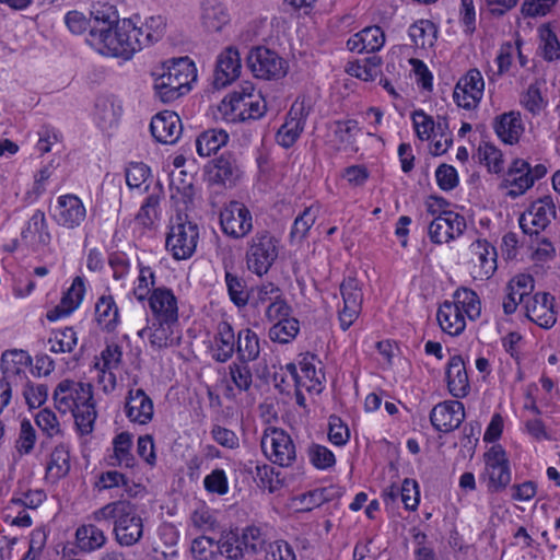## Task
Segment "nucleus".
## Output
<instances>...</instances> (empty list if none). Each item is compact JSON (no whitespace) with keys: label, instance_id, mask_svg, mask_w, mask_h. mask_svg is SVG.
<instances>
[{"label":"nucleus","instance_id":"b1692460","mask_svg":"<svg viewBox=\"0 0 560 560\" xmlns=\"http://www.w3.org/2000/svg\"><path fill=\"white\" fill-rule=\"evenodd\" d=\"M446 382L450 393L456 398H464L470 390L466 365L462 355L450 358L446 366Z\"/></svg>","mask_w":560,"mask_h":560},{"label":"nucleus","instance_id":"0e129e2a","mask_svg":"<svg viewBox=\"0 0 560 560\" xmlns=\"http://www.w3.org/2000/svg\"><path fill=\"white\" fill-rule=\"evenodd\" d=\"M229 372L234 385L242 392H247L253 383V374L248 362H233L229 366Z\"/></svg>","mask_w":560,"mask_h":560},{"label":"nucleus","instance_id":"c85d7f7f","mask_svg":"<svg viewBox=\"0 0 560 560\" xmlns=\"http://www.w3.org/2000/svg\"><path fill=\"white\" fill-rule=\"evenodd\" d=\"M91 14V30L88 38H91L94 33L98 34L100 31L109 32L121 20H119L118 11L116 8L107 2L96 1L92 4Z\"/></svg>","mask_w":560,"mask_h":560},{"label":"nucleus","instance_id":"7ed1b4c3","mask_svg":"<svg viewBox=\"0 0 560 560\" xmlns=\"http://www.w3.org/2000/svg\"><path fill=\"white\" fill-rule=\"evenodd\" d=\"M196 77L195 65L188 57L172 60L154 81L155 95L163 103H172L190 91Z\"/></svg>","mask_w":560,"mask_h":560},{"label":"nucleus","instance_id":"f3484780","mask_svg":"<svg viewBox=\"0 0 560 560\" xmlns=\"http://www.w3.org/2000/svg\"><path fill=\"white\" fill-rule=\"evenodd\" d=\"M555 298L547 292H538L525 302L526 316L539 327L549 329L557 322Z\"/></svg>","mask_w":560,"mask_h":560},{"label":"nucleus","instance_id":"dca6fc26","mask_svg":"<svg viewBox=\"0 0 560 560\" xmlns=\"http://www.w3.org/2000/svg\"><path fill=\"white\" fill-rule=\"evenodd\" d=\"M254 86L246 82L240 88L228 94L221 102L219 110L224 118L231 122L244 121V115L254 97Z\"/></svg>","mask_w":560,"mask_h":560},{"label":"nucleus","instance_id":"49530a36","mask_svg":"<svg viewBox=\"0 0 560 560\" xmlns=\"http://www.w3.org/2000/svg\"><path fill=\"white\" fill-rule=\"evenodd\" d=\"M225 284L230 300L237 307H244L249 303V292L246 291V283L237 275L225 271Z\"/></svg>","mask_w":560,"mask_h":560},{"label":"nucleus","instance_id":"f257e3e1","mask_svg":"<svg viewBox=\"0 0 560 560\" xmlns=\"http://www.w3.org/2000/svg\"><path fill=\"white\" fill-rule=\"evenodd\" d=\"M91 518L95 522L113 521L116 541L122 547L135 546L143 536V520L137 505L129 500H117L95 510Z\"/></svg>","mask_w":560,"mask_h":560},{"label":"nucleus","instance_id":"f03ea898","mask_svg":"<svg viewBox=\"0 0 560 560\" xmlns=\"http://www.w3.org/2000/svg\"><path fill=\"white\" fill-rule=\"evenodd\" d=\"M139 31L131 19H122L114 25L112 31H100L94 33L88 43L100 54L124 60H129L139 50H141L140 38L137 37Z\"/></svg>","mask_w":560,"mask_h":560},{"label":"nucleus","instance_id":"680f3d73","mask_svg":"<svg viewBox=\"0 0 560 560\" xmlns=\"http://www.w3.org/2000/svg\"><path fill=\"white\" fill-rule=\"evenodd\" d=\"M307 455L310 458V462L317 468V469H329L336 464V458L334 453L327 448L324 445H319L316 443H313L308 446Z\"/></svg>","mask_w":560,"mask_h":560},{"label":"nucleus","instance_id":"e2e57ef3","mask_svg":"<svg viewBox=\"0 0 560 560\" xmlns=\"http://www.w3.org/2000/svg\"><path fill=\"white\" fill-rule=\"evenodd\" d=\"M255 480L258 487L268 489L269 492L277 491L281 486V481L279 480V471H277L275 467L268 464L256 466Z\"/></svg>","mask_w":560,"mask_h":560},{"label":"nucleus","instance_id":"ddd939ff","mask_svg":"<svg viewBox=\"0 0 560 560\" xmlns=\"http://www.w3.org/2000/svg\"><path fill=\"white\" fill-rule=\"evenodd\" d=\"M556 215L551 197H544L533 202L520 218V226L525 234L534 235L545 230Z\"/></svg>","mask_w":560,"mask_h":560},{"label":"nucleus","instance_id":"f8f14e48","mask_svg":"<svg viewBox=\"0 0 560 560\" xmlns=\"http://www.w3.org/2000/svg\"><path fill=\"white\" fill-rule=\"evenodd\" d=\"M308 114L310 109L304 101H295L276 135L278 144L285 149L291 148L303 132Z\"/></svg>","mask_w":560,"mask_h":560},{"label":"nucleus","instance_id":"338daca9","mask_svg":"<svg viewBox=\"0 0 560 560\" xmlns=\"http://www.w3.org/2000/svg\"><path fill=\"white\" fill-rule=\"evenodd\" d=\"M36 424L48 438L62 435V430L56 413L48 408H45L37 413Z\"/></svg>","mask_w":560,"mask_h":560},{"label":"nucleus","instance_id":"a211bd4d","mask_svg":"<svg viewBox=\"0 0 560 560\" xmlns=\"http://www.w3.org/2000/svg\"><path fill=\"white\" fill-rule=\"evenodd\" d=\"M150 130L158 142L174 144L182 135L183 126L175 112L164 110L153 116Z\"/></svg>","mask_w":560,"mask_h":560},{"label":"nucleus","instance_id":"20e7f679","mask_svg":"<svg viewBox=\"0 0 560 560\" xmlns=\"http://www.w3.org/2000/svg\"><path fill=\"white\" fill-rule=\"evenodd\" d=\"M278 253L279 241L269 231L256 232L247 244L245 255L247 269L262 277L275 264Z\"/></svg>","mask_w":560,"mask_h":560},{"label":"nucleus","instance_id":"4468645a","mask_svg":"<svg viewBox=\"0 0 560 560\" xmlns=\"http://www.w3.org/2000/svg\"><path fill=\"white\" fill-rule=\"evenodd\" d=\"M55 221L58 225L73 230L79 228L86 218V209L82 200L73 194L61 195L57 199Z\"/></svg>","mask_w":560,"mask_h":560},{"label":"nucleus","instance_id":"2f4dec72","mask_svg":"<svg viewBox=\"0 0 560 560\" xmlns=\"http://www.w3.org/2000/svg\"><path fill=\"white\" fill-rule=\"evenodd\" d=\"M436 319L442 330L451 336L460 335L466 327L464 315L451 301H445L440 305Z\"/></svg>","mask_w":560,"mask_h":560},{"label":"nucleus","instance_id":"774afa93","mask_svg":"<svg viewBox=\"0 0 560 560\" xmlns=\"http://www.w3.org/2000/svg\"><path fill=\"white\" fill-rule=\"evenodd\" d=\"M340 293L343 304L361 307L363 294L359 281L355 278H347L340 284Z\"/></svg>","mask_w":560,"mask_h":560},{"label":"nucleus","instance_id":"bb28decb","mask_svg":"<svg viewBox=\"0 0 560 560\" xmlns=\"http://www.w3.org/2000/svg\"><path fill=\"white\" fill-rule=\"evenodd\" d=\"M85 293V284L82 277H75L71 287L63 294L61 302L54 310L47 313V319L55 322L71 314L81 304Z\"/></svg>","mask_w":560,"mask_h":560},{"label":"nucleus","instance_id":"72a5a7b5","mask_svg":"<svg viewBox=\"0 0 560 560\" xmlns=\"http://www.w3.org/2000/svg\"><path fill=\"white\" fill-rule=\"evenodd\" d=\"M162 195L163 188L160 183H156L136 214L135 221L144 229L153 228L159 220V206Z\"/></svg>","mask_w":560,"mask_h":560},{"label":"nucleus","instance_id":"39448f33","mask_svg":"<svg viewBox=\"0 0 560 560\" xmlns=\"http://www.w3.org/2000/svg\"><path fill=\"white\" fill-rule=\"evenodd\" d=\"M199 240L198 225L189 221L186 214L178 213L166 236V248L177 260L187 259L192 256Z\"/></svg>","mask_w":560,"mask_h":560},{"label":"nucleus","instance_id":"4c0bfd02","mask_svg":"<svg viewBox=\"0 0 560 560\" xmlns=\"http://www.w3.org/2000/svg\"><path fill=\"white\" fill-rule=\"evenodd\" d=\"M237 359L241 362L255 361L260 353L259 338L255 331L245 328L238 331L236 340Z\"/></svg>","mask_w":560,"mask_h":560},{"label":"nucleus","instance_id":"c756f323","mask_svg":"<svg viewBox=\"0 0 560 560\" xmlns=\"http://www.w3.org/2000/svg\"><path fill=\"white\" fill-rule=\"evenodd\" d=\"M21 237L25 242L35 243L42 247L50 244L51 234L44 211L38 209L31 215L26 226L21 232Z\"/></svg>","mask_w":560,"mask_h":560},{"label":"nucleus","instance_id":"5701e85b","mask_svg":"<svg viewBox=\"0 0 560 560\" xmlns=\"http://www.w3.org/2000/svg\"><path fill=\"white\" fill-rule=\"evenodd\" d=\"M236 348L235 334L232 325L221 320L217 325L211 347L212 359L219 363L228 362L234 354Z\"/></svg>","mask_w":560,"mask_h":560},{"label":"nucleus","instance_id":"69168bd1","mask_svg":"<svg viewBox=\"0 0 560 560\" xmlns=\"http://www.w3.org/2000/svg\"><path fill=\"white\" fill-rule=\"evenodd\" d=\"M203 487L207 492L218 495H225L229 492V479L222 468L213 469L203 479Z\"/></svg>","mask_w":560,"mask_h":560},{"label":"nucleus","instance_id":"e433bc0d","mask_svg":"<svg viewBox=\"0 0 560 560\" xmlns=\"http://www.w3.org/2000/svg\"><path fill=\"white\" fill-rule=\"evenodd\" d=\"M454 305L457 310L469 319L475 320L480 316L481 303L475 291L468 288H459L453 294Z\"/></svg>","mask_w":560,"mask_h":560},{"label":"nucleus","instance_id":"603ef678","mask_svg":"<svg viewBox=\"0 0 560 560\" xmlns=\"http://www.w3.org/2000/svg\"><path fill=\"white\" fill-rule=\"evenodd\" d=\"M46 499L44 490H27L15 492L10 500L9 509H37Z\"/></svg>","mask_w":560,"mask_h":560},{"label":"nucleus","instance_id":"9d476101","mask_svg":"<svg viewBox=\"0 0 560 560\" xmlns=\"http://www.w3.org/2000/svg\"><path fill=\"white\" fill-rule=\"evenodd\" d=\"M220 224L228 236L243 238L253 230V217L244 203L231 201L220 212Z\"/></svg>","mask_w":560,"mask_h":560},{"label":"nucleus","instance_id":"6ab92c4d","mask_svg":"<svg viewBox=\"0 0 560 560\" xmlns=\"http://www.w3.org/2000/svg\"><path fill=\"white\" fill-rule=\"evenodd\" d=\"M242 60L240 51L234 46L226 47L217 58L214 70V85L217 88H224L241 73Z\"/></svg>","mask_w":560,"mask_h":560},{"label":"nucleus","instance_id":"ea45409f","mask_svg":"<svg viewBox=\"0 0 560 560\" xmlns=\"http://www.w3.org/2000/svg\"><path fill=\"white\" fill-rule=\"evenodd\" d=\"M178 325L177 319L155 320L150 328L149 341L153 348L162 349L173 345L174 328Z\"/></svg>","mask_w":560,"mask_h":560},{"label":"nucleus","instance_id":"6e6552de","mask_svg":"<svg viewBox=\"0 0 560 560\" xmlns=\"http://www.w3.org/2000/svg\"><path fill=\"white\" fill-rule=\"evenodd\" d=\"M488 489L491 492L504 490L511 482L512 472L505 450L500 444L492 445L483 455Z\"/></svg>","mask_w":560,"mask_h":560},{"label":"nucleus","instance_id":"c9c22d12","mask_svg":"<svg viewBox=\"0 0 560 560\" xmlns=\"http://www.w3.org/2000/svg\"><path fill=\"white\" fill-rule=\"evenodd\" d=\"M229 141V135L223 129H209L201 132L196 140L197 152L200 156L217 153Z\"/></svg>","mask_w":560,"mask_h":560},{"label":"nucleus","instance_id":"bf43d9fd","mask_svg":"<svg viewBox=\"0 0 560 560\" xmlns=\"http://www.w3.org/2000/svg\"><path fill=\"white\" fill-rule=\"evenodd\" d=\"M190 551L196 560H214L218 556V541L199 536L191 541Z\"/></svg>","mask_w":560,"mask_h":560},{"label":"nucleus","instance_id":"9b49d317","mask_svg":"<svg viewBox=\"0 0 560 560\" xmlns=\"http://www.w3.org/2000/svg\"><path fill=\"white\" fill-rule=\"evenodd\" d=\"M485 81L481 72L474 68L463 75L456 83L453 98L464 109H474L482 98Z\"/></svg>","mask_w":560,"mask_h":560},{"label":"nucleus","instance_id":"09e8293b","mask_svg":"<svg viewBox=\"0 0 560 560\" xmlns=\"http://www.w3.org/2000/svg\"><path fill=\"white\" fill-rule=\"evenodd\" d=\"M477 156L481 164L486 165L489 172L500 173L503 171V154L490 142L480 143Z\"/></svg>","mask_w":560,"mask_h":560},{"label":"nucleus","instance_id":"7c9ffc66","mask_svg":"<svg viewBox=\"0 0 560 560\" xmlns=\"http://www.w3.org/2000/svg\"><path fill=\"white\" fill-rule=\"evenodd\" d=\"M30 355L23 350H7L1 355L2 378L14 384L16 378L25 377L24 368L30 362Z\"/></svg>","mask_w":560,"mask_h":560},{"label":"nucleus","instance_id":"5fc2aeb1","mask_svg":"<svg viewBox=\"0 0 560 560\" xmlns=\"http://www.w3.org/2000/svg\"><path fill=\"white\" fill-rule=\"evenodd\" d=\"M74 417L75 424L82 434H90L93 431L94 422L96 420V409L93 399L84 402L75 410L71 411Z\"/></svg>","mask_w":560,"mask_h":560},{"label":"nucleus","instance_id":"412c9836","mask_svg":"<svg viewBox=\"0 0 560 560\" xmlns=\"http://www.w3.org/2000/svg\"><path fill=\"white\" fill-rule=\"evenodd\" d=\"M149 306L155 320H178L177 298L170 288L153 289L149 296Z\"/></svg>","mask_w":560,"mask_h":560},{"label":"nucleus","instance_id":"37998d69","mask_svg":"<svg viewBox=\"0 0 560 560\" xmlns=\"http://www.w3.org/2000/svg\"><path fill=\"white\" fill-rule=\"evenodd\" d=\"M126 183L130 189L149 192L151 170L142 162H131L125 170Z\"/></svg>","mask_w":560,"mask_h":560},{"label":"nucleus","instance_id":"f704fd0d","mask_svg":"<svg viewBox=\"0 0 560 560\" xmlns=\"http://www.w3.org/2000/svg\"><path fill=\"white\" fill-rule=\"evenodd\" d=\"M96 320L106 331H113L118 325V307L112 295H102L95 304Z\"/></svg>","mask_w":560,"mask_h":560},{"label":"nucleus","instance_id":"a19ab883","mask_svg":"<svg viewBox=\"0 0 560 560\" xmlns=\"http://www.w3.org/2000/svg\"><path fill=\"white\" fill-rule=\"evenodd\" d=\"M77 545L82 551H93L106 542L104 532L94 524L80 526L75 532Z\"/></svg>","mask_w":560,"mask_h":560},{"label":"nucleus","instance_id":"473e14b6","mask_svg":"<svg viewBox=\"0 0 560 560\" xmlns=\"http://www.w3.org/2000/svg\"><path fill=\"white\" fill-rule=\"evenodd\" d=\"M201 21L209 32H220L230 22L228 8L217 0H206L202 4Z\"/></svg>","mask_w":560,"mask_h":560},{"label":"nucleus","instance_id":"423d86ee","mask_svg":"<svg viewBox=\"0 0 560 560\" xmlns=\"http://www.w3.org/2000/svg\"><path fill=\"white\" fill-rule=\"evenodd\" d=\"M246 66L255 78L262 80L282 79L289 70L288 61L266 46L250 48L246 56Z\"/></svg>","mask_w":560,"mask_h":560},{"label":"nucleus","instance_id":"0eeeda50","mask_svg":"<svg viewBox=\"0 0 560 560\" xmlns=\"http://www.w3.org/2000/svg\"><path fill=\"white\" fill-rule=\"evenodd\" d=\"M260 445L264 454L280 466H291L296 458L295 445L282 429H268L261 438Z\"/></svg>","mask_w":560,"mask_h":560},{"label":"nucleus","instance_id":"3c124183","mask_svg":"<svg viewBox=\"0 0 560 560\" xmlns=\"http://www.w3.org/2000/svg\"><path fill=\"white\" fill-rule=\"evenodd\" d=\"M408 34L416 46L424 47L427 44L432 45L436 27L429 20H420L409 27Z\"/></svg>","mask_w":560,"mask_h":560},{"label":"nucleus","instance_id":"864d4df0","mask_svg":"<svg viewBox=\"0 0 560 560\" xmlns=\"http://www.w3.org/2000/svg\"><path fill=\"white\" fill-rule=\"evenodd\" d=\"M281 293V289L272 282L261 283L249 291V303L253 307L259 308L266 303L270 304Z\"/></svg>","mask_w":560,"mask_h":560},{"label":"nucleus","instance_id":"cd10ccee","mask_svg":"<svg viewBox=\"0 0 560 560\" xmlns=\"http://www.w3.org/2000/svg\"><path fill=\"white\" fill-rule=\"evenodd\" d=\"M472 261L479 267V276L489 279L497 270V250L487 240H477L470 245Z\"/></svg>","mask_w":560,"mask_h":560},{"label":"nucleus","instance_id":"4d7b16f0","mask_svg":"<svg viewBox=\"0 0 560 560\" xmlns=\"http://www.w3.org/2000/svg\"><path fill=\"white\" fill-rule=\"evenodd\" d=\"M49 471H55V476L60 478L66 476L70 470V453L65 444H59L55 447L50 455V460L47 465Z\"/></svg>","mask_w":560,"mask_h":560},{"label":"nucleus","instance_id":"a18cd8bd","mask_svg":"<svg viewBox=\"0 0 560 560\" xmlns=\"http://www.w3.org/2000/svg\"><path fill=\"white\" fill-rule=\"evenodd\" d=\"M218 555L224 556L228 560H243L245 558V551L237 532L230 530L222 535L218 541Z\"/></svg>","mask_w":560,"mask_h":560},{"label":"nucleus","instance_id":"4be33fe9","mask_svg":"<svg viewBox=\"0 0 560 560\" xmlns=\"http://www.w3.org/2000/svg\"><path fill=\"white\" fill-rule=\"evenodd\" d=\"M209 180L223 186H233L240 179L242 171L236 159L225 153L212 161L209 171Z\"/></svg>","mask_w":560,"mask_h":560},{"label":"nucleus","instance_id":"2eb2a0df","mask_svg":"<svg viewBox=\"0 0 560 560\" xmlns=\"http://www.w3.org/2000/svg\"><path fill=\"white\" fill-rule=\"evenodd\" d=\"M464 419V405L458 400L440 402L430 412V421L434 429L445 433L457 429Z\"/></svg>","mask_w":560,"mask_h":560},{"label":"nucleus","instance_id":"c03bdc74","mask_svg":"<svg viewBox=\"0 0 560 560\" xmlns=\"http://www.w3.org/2000/svg\"><path fill=\"white\" fill-rule=\"evenodd\" d=\"M300 331V323L295 317H288L275 323L269 329V338L273 342L289 343Z\"/></svg>","mask_w":560,"mask_h":560},{"label":"nucleus","instance_id":"aec40b11","mask_svg":"<svg viewBox=\"0 0 560 560\" xmlns=\"http://www.w3.org/2000/svg\"><path fill=\"white\" fill-rule=\"evenodd\" d=\"M125 412L131 422L148 424L154 413L153 401L142 388H130L126 397Z\"/></svg>","mask_w":560,"mask_h":560},{"label":"nucleus","instance_id":"de8ad7c7","mask_svg":"<svg viewBox=\"0 0 560 560\" xmlns=\"http://www.w3.org/2000/svg\"><path fill=\"white\" fill-rule=\"evenodd\" d=\"M240 539L245 555L254 556L268 548L265 535L257 526L245 527L240 535Z\"/></svg>","mask_w":560,"mask_h":560},{"label":"nucleus","instance_id":"58836bf2","mask_svg":"<svg viewBox=\"0 0 560 560\" xmlns=\"http://www.w3.org/2000/svg\"><path fill=\"white\" fill-rule=\"evenodd\" d=\"M132 434L129 432H121L113 440L114 455L112 459L115 462L112 465H117L125 468H133L137 464L135 456L131 453Z\"/></svg>","mask_w":560,"mask_h":560},{"label":"nucleus","instance_id":"13d9d810","mask_svg":"<svg viewBox=\"0 0 560 560\" xmlns=\"http://www.w3.org/2000/svg\"><path fill=\"white\" fill-rule=\"evenodd\" d=\"M316 221V212L312 207L305 208L301 214H299L292 225L290 232L291 241L301 242L304 240Z\"/></svg>","mask_w":560,"mask_h":560},{"label":"nucleus","instance_id":"6e6d98bb","mask_svg":"<svg viewBox=\"0 0 560 560\" xmlns=\"http://www.w3.org/2000/svg\"><path fill=\"white\" fill-rule=\"evenodd\" d=\"M95 114L105 124L113 125L121 115V106L112 96H100L95 103Z\"/></svg>","mask_w":560,"mask_h":560},{"label":"nucleus","instance_id":"393cba45","mask_svg":"<svg viewBox=\"0 0 560 560\" xmlns=\"http://www.w3.org/2000/svg\"><path fill=\"white\" fill-rule=\"evenodd\" d=\"M493 129L505 144H515L524 132V124L520 112L511 110L495 117Z\"/></svg>","mask_w":560,"mask_h":560},{"label":"nucleus","instance_id":"a878e982","mask_svg":"<svg viewBox=\"0 0 560 560\" xmlns=\"http://www.w3.org/2000/svg\"><path fill=\"white\" fill-rule=\"evenodd\" d=\"M385 43V34L377 25H372L352 35L347 47L352 52H374L380 50Z\"/></svg>","mask_w":560,"mask_h":560},{"label":"nucleus","instance_id":"79ce46f5","mask_svg":"<svg viewBox=\"0 0 560 560\" xmlns=\"http://www.w3.org/2000/svg\"><path fill=\"white\" fill-rule=\"evenodd\" d=\"M538 36L541 57L548 62L560 60V42L550 24L540 25Z\"/></svg>","mask_w":560,"mask_h":560},{"label":"nucleus","instance_id":"052dcab7","mask_svg":"<svg viewBox=\"0 0 560 560\" xmlns=\"http://www.w3.org/2000/svg\"><path fill=\"white\" fill-rule=\"evenodd\" d=\"M98 485L104 489L122 488L128 495H135L132 492L133 487H137L126 476L117 470H108L102 472L100 476Z\"/></svg>","mask_w":560,"mask_h":560},{"label":"nucleus","instance_id":"8fccbe9b","mask_svg":"<svg viewBox=\"0 0 560 560\" xmlns=\"http://www.w3.org/2000/svg\"><path fill=\"white\" fill-rule=\"evenodd\" d=\"M78 342L77 334L72 327L54 330L48 339L49 350L54 353L71 352Z\"/></svg>","mask_w":560,"mask_h":560},{"label":"nucleus","instance_id":"1a4fd4ad","mask_svg":"<svg viewBox=\"0 0 560 560\" xmlns=\"http://www.w3.org/2000/svg\"><path fill=\"white\" fill-rule=\"evenodd\" d=\"M92 399L93 390L90 383L63 380L54 390L55 406L62 413L71 412Z\"/></svg>","mask_w":560,"mask_h":560}]
</instances>
